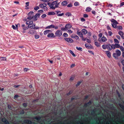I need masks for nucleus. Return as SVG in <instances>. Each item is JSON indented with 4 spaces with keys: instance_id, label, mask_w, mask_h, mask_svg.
Wrapping results in <instances>:
<instances>
[{
    "instance_id": "nucleus-1",
    "label": "nucleus",
    "mask_w": 124,
    "mask_h": 124,
    "mask_svg": "<svg viewBox=\"0 0 124 124\" xmlns=\"http://www.w3.org/2000/svg\"><path fill=\"white\" fill-rule=\"evenodd\" d=\"M34 12L32 11H31L29 12L28 14V17H27V19L29 20L31 19H33L35 21H36L37 19V17H39L40 14V13H37L35 16H32Z\"/></svg>"
},
{
    "instance_id": "nucleus-2",
    "label": "nucleus",
    "mask_w": 124,
    "mask_h": 124,
    "mask_svg": "<svg viewBox=\"0 0 124 124\" xmlns=\"http://www.w3.org/2000/svg\"><path fill=\"white\" fill-rule=\"evenodd\" d=\"M58 0H56L52 3L48 2L47 4L50 7V9H54L56 8H58L59 3L58 2Z\"/></svg>"
},
{
    "instance_id": "nucleus-3",
    "label": "nucleus",
    "mask_w": 124,
    "mask_h": 124,
    "mask_svg": "<svg viewBox=\"0 0 124 124\" xmlns=\"http://www.w3.org/2000/svg\"><path fill=\"white\" fill-rule=\"evenodd\" d=\"M64 39L68 43H72L74 42L73 40L70 38H64Z\"/></svg>"
},
{
    "instance_id": "nucleus-4",
    "label": "nucleus",
    "mask_w": 124,
    "mask_h": 124,
    "mask_svg": "<svg viewBox=\"0 0 124 124\" xmlns=\"http://www.w3.org/2000/svg\"><path fill=\"white\" fill-rule=\"evenodd\" d=\"M55 34L56 36H60L62 35V32L60 30H58L55 32Z\"/></svg>"
},
{
    "instance_id": "nucleus-5",
    "label": "nucleus",
    "mask_w": 124,
    "mask_h": 124,
    "mask_svg": "<svg viewBox=\"0 0 124 124\" xmlns=\"http://www.w3.org/2000/svg\"><path fill=\"white\" fill-rule=\"evenodd\" d=\"M36 32V31L34 30L31 28L28 31V33L30 34L33 35Z\"/></svg>"
},
{
    "instance_id": "nucleus-6",
    "label": "nucleus",
    "mask_w": 124,
    "mask_h": 124,
    "mask_svg": "<svg viewBox=\"0 0 124 124\" xmlns=\"http://www.w3.org/2000/svg\"><path fill=\"white\" fill-rule=\"evenodd\" d=\"M55 37L54 34L52 33H49L47 35V37L49 38H54Z\"/></svg>"
},
{
    "instance_id": "nucleus-7",
    "label": "nucleus",
    "mask_w": 124,
    "mask_h": 124,
    "mask_svg": "<svg viewBox=\"0 0 124 124\" xmlns=\"http://www.w3.org/2000/svg\"><path fill=\"white\" fill-rule=\"evenodd\" d=\"M105 54H107L108 57L109 58H110L111 57V54L110 52L108 51H106Z\"/></svg>"
},
{
    "instance_id": "nucleus-8",
    "label": "nucleus",
    "mask_w": 124,
    "mask_h": 124,
    "mask_svg": "<svg viewBox=\"0 0 124 124\" xmlns=\"http://www.w3.org/2000/svg\"><path fill=\"white\" fill-rule=\"evenodd\" d=\"M116 53L117 55V56H119L121 54V52L120 50L118 49H117L116 51Z\"/></svg>"
},
{
    "instance_id": "nucleus-9",
    "label": "nucleus",
    "mask_w": 124,
    "mask_h": 124,
    "mask_svg": "<svg viewBox=\"0 0 124 124\" xmlns=\"http://www.w3.org/2000/svg\"><path fill=\"white\" fill-rule=\"evenodd\" d=\"M33 23V22L32 21L30 20V21H27L26 22V24L27 25L30 26Z\"/></svg>"
},
{
    "instance_id": "nucleus-10",
    "label": "nucleus",
    "mask_w": 124,
    "mask_h": 124,
    "mask_svg": "<svg viewBox=\"0 0 124 124\" xmlns=\"http://www.w3.org/2000/svg\"><path fill=\"white\" fill-rule=\"evenodd\" d=\"M22 26L23 27V29L24 30H27L28 28H29L28 26H25V24H23Z\"/></svg>"
},
{
    "instance_id": "nucleus-11",
    "label": "nucleus",
    "mask_w": 124,
    "mask_h": 124,
    "mask_svg": "<svg viewBox=\"0 0 124 124\" xmlns=\"http://www.w3.org/2000/svg\"><path fill=\"white\" fill-rule=\"evenodd\" d=\"M55 27V26L53 25H50L46 26L45 28V29H50L51 28H54Z\"/></svg>"
},
{
    "instance_id": "nucleus-12",
    "label": "nucleus",
    "mask_w": 124,
    "mask_h": 124,
    "mask_svg": "<svg viewBox=\"0 0 124 124\" xmlns=\"http://www.w3.org/2000/svg\"><path fill=\"white\" fill-rule=\"evenodd\" d=\"M81 32H82L81 33H83L85 35L87 33V31L86 30L83 29L81 30Z\"/></svg>"
},
{
    "instance_id": "nucleus-13",
    "label": "nucleus",
    "mask_w": 124,
    "mask_h": 124,
    "mask_svg": "<svg viewBox=\"0 0 124 124\" xmlns=\"http://www.w3.org/2000/svg\"><path fill=\"white\" fill-rule=\"evenodd\" d=\"M2 121L5 124H9V123L8 121L5 118L3 119L2 120Z\"/></svg>"
},
{
    "instance_id": "nucleus-14",
    "label": "nucleus",
    "mask_w": 124,
    "mask_h": 124,
    "mask_svg": "<svg viewBox=\"0 0 124 124\" xmlns=\"http://www.w3.org/2000/svg\"><path fill=\"white\" fill-rule=\"evenodd\" d=\"M52 31L50 30H45L44 32V34L45 35H46L48 33L50 32H51Z\"/></svg>"
},
{
    "instance_id": "nucleus-15",
    "label": "nucleus",
    "mask_w": 124,
    "mask_h": 124,
    "mask_svg": "<svg viewBox=\"0 0 124 124\" xmlns=\"http://www.w3.org/2000/svg\"><path fill=\"white\" fill-rule=\"evenodd\" d=\"M107 49L108 50H112V48H111V45L110 44H108L107 45Z\"/></svg>"
},
{
    "instance_id": "nucleus-16",
    "label": "nucleus",
    "mask_w": 124,
    "mask_h": 124,
    "mask_svg": "<svg viewBox=\"0 0 124 124\" xmlns=\"http://www.w3.org/2000/svg\"><path fill=\"white\" fill-rule=\"evenodd\" d=\"M113 23H114V24H118V23L117 22V21L114 20V19H112L110 20Z\"/></svg>"
},
{
    "instance_id": "nucleus-17",
    "label": "nucleus",
    "mask_w": 124,
    "mask_h": 124,
    "mask_svg": "<svg viewBox=\"0 0 124 124\" xmlns=\"http://www.w3.org/2000/svg\"><path fill=\"white\" fill-rule=\"evenodd\" d=\"M65 26V28L67 29L70 28L72 27L71 25L70 24H66Z\"/></svg>"
},
{
    "instance_id": "nucleus-18",
    "label": "nucleus",
    "mask_w": 124,
    "mask_h": 124,
    "mask_svg": "<svg viewBox=\"0 0 124 124\" xmlns=\"http://www.w3.org/2000/svg\"><path fill=\"white\" fill-rule=\"evenodd\" d=\"M67 2L66 1H64L62 3V5L63 6H65L67 5Z\"/></svg>"
},
{
    "instance_id": "nucleus-19",
    "label": "nucleus",
    "mask_w": 124,
    "mask_h": 124,
    "mask_svg": "<svg viewBox=\"0 0 124 124\" xmlns=\"http://www.w3.org/2000/svg\"><path fill=\"white\" fill-rule=\"evenodd\" d=\"M101 39V41L103 42H105L107 40L106 38L104 36L102 37Z\"/></svg>"
},
{
    "instance_id": "nucleus-20",
    "label": "nucleus",
    "mask_w": 124,
    "mask_h": 124,
    "mask_svg": "<svg viewBox=\"0 0 124 124\" xmlns=\"http://www.w3.org/2000/svg\"><path fill=\"white\" fill-rule=\"evenodd\" d=\"M77 33L78 35L80 36V37L81 38L82 37V36H83V35L81 32L78 31L77 32Z\"/></svg>"
},
{
    "instance_id": "nucleus-21",
    "label": "nucleus",
    "mask_w": 124,
    "mask_h": 124,
    "mask_svg": "<svg viewBox=\"0 0 124 124\" xmlns=\"http://www.w3.org/2000/svg\"><path fill=\"white\" fill-rule=\"evenodd\" d=\"M85 46L86 48L88 49L91 48L92 47V45H90V46H89L88 44H85Z\"/></svg>"
},
{
    "instance_id": "nucleus-22",
    "label": "nucleus",
    "mask_w": 124,
    "mask_h": 124,
    "mask_svg": "<svg viewBox=\"0 0 124 124\" xmlns=\"http://www.w3.org/2000/svg\"><path fill=\"white\" fill-rule=\"evenodd\" d=\"M92 9L90 7H88L87 8L85 9V11L87 12H89L91 11Z\"/></svg>"
},
{
    "instance_id": "nucleus-23",
    "label": "nucleus",
    "mask_w": 124,
    "mask_h": 124,
    "mask_svg": "<svg viewBox=\"0 0 124 124\" xmlns=\"http://www.w3.org/2000/svg\"><path fill=\"white\" fill-rule=\"evenodd\" d=\"M117 24H114V23H112L111 24V25L112 27L115 28L116 29L118 28V26L117 25Z\"/></svg>"
},
{
    "instance_id": "nucleus-24",
    "label": "nucleus",
    "mask_w": 124,
    "mask_h": 124,
    "mask_svg": "<svg viewBox=\"0 0 124 124\" xmlns=\"http://www.w3.org/2000/svg\"><path fill=\"white\" fill-rule=\"evenodd\" d=\"M95 45L97 47H99L100 46V43H98V42L96 41L94 42Z\"/></svg>"
},
{
    "instance_id": "nucleus-25",
    "label": "nucleus",
    "mask_w": 124,
    "mask_h": 124,
    "mask_svg": "<svg viewBox=\"0 0 124 124\" xmlns=\"http://www.w3.org/2000/svg\"><path fill=\"white\" fill-rule=\"evenodd\" d=\"M69 51L71 54L74 56L75 57L76 56L75 54L71 50H69Z\"/></svg>"
},
{
    "instance_id": "nucleus-26",
    "label": "nucleus",
    "mask_w": 124,
    "mask_h": 124,
    "mask_svg": "<svg viewBox=\"0 0 124 124\" xmlns=\"http://www.w3.org/2000/svg\"><path fill=\"white\" fill-rule=\"evenodd\" d=\"M55 14V13L53 12H50L48 13V15H54Z\"/></svg>"
},
{
    "instance_id": "nucleus-27",
    "label": "nucleus",
    "mask_w": 124,
    "mask_h": 124,
    "mask_svg": "<svg viewBox=\"0 0 124 124\" xmlns=\"http://www.w3.org/2000/svg\"><path fill=\"white\" fill-rule=\"evenodd\" d=\"M35 24H32L31 25V26H29V25H28V27L29 28H31V29L32 28V26H33V27H35Z\"/></svg>"
},
{
    "instance_id": "nucleus-28",
    "label": "nucleus",
    "mask_w": 124,
    "mask_h": 124,
    "mask_svg": "<svg viewBox=\"0 0 124 124\" xmlns=\"http://www.w3.org/2000/svg\"><path fill=\"white\" fill-rule=\"evenodd\" d=\"M119 105L122 109L124 110V106L122 105L121 104H119Z\"/></svg>"
},
{
    "instance_id": "nucleus-29",
    "label": "nucleus",
    "mask_w": 124,
    "mask_h": 124,
    "mask_svg": "<svg viewBox=\"0 0 124 124\" xmlns=\"http://www.w3.org/2000/svg\"><path fill=\"white\" fill-rule=\"evenodd\" d=\"M25 121H26V122H24L25 123H27L29 124H31V121L28 120H25Z\"/></svg>"
},
{
    "instance_id": "nucleus-30",
    "label": "nucleus",
    "mask_w": 124,
    "mask_h": 124,
    "mask_svg": "<svg viewBox=\"0 0 124 124\" xmlns=\"http://www.w3.org/2000/svg\"><path fill=\"white\" fill-rule=\"evenodd\" d=\"M79 3L78 2H75L74 3V5L76 6H79Z\"/></svg>"
},
{
    "instance_id": "nucleus-31",
    "label": "nucleus",
    "mask_w": 124,
    "mask_h": 124,
    "mask_svg": "<svg viewBox=\"0 0 124 124\" xmlns=\"http://www.w3.org/2000/svg\"><path fill=\"white\" fill-rule=\"evenodd\" d=\"M114 42L116 43V44H119V41L116 39H114Z\"/></svg>"
},
{
    "instance_id": "nucleus-32",
    "label": "nucleus",
    "mask_w": 124,
    "mask_h": 124,
    "mask_svg": "<svg viewBox=\"0 0 124 124\" xmlns=\"http://www.w3.org/2000/svg\"><path fill=\"white\" fill-rule=\"evenodd\" d=\"M107 45H102V47L104 49H105L107 48Z\"/></svg>"
},
{
    "instance_id": "nucleus-33",
    "label": "nucleus",
    "mask_w": 124,
    "mask_h": 124,
    "mask_svg": "<svg viewBox=\"0 0 124 124\" xmlns=\"http://www.w3.org/2000/svg\"><path fill=\"white\" fill-rule=\"evenodd\" d=\"M115 45L116 48H118L120 47V45L118 44H115Z\"/></svg>"
},
{
    "instance_id": "nucleus-34",
    "label": "nucleus",
    "mask_w": 124,
    "mask_h": 124,
    "mask_svg": "<svg viewBox=\"0 0 124 124\" xmlns=\"http://www.w3.org/2000/svg\"><path fill=\"white\" fill-rule=\"evenodd\" d=\"M76 48L78 50L80 51H82V48L81 47H76Z\"/></svg>"
},
{
    "instance_id": "nucleus-35",
    "label": "nucleus",
    "mask_w": 124,
    "mask_h": 124,
    "mask_svg": "<svg viewBox=\"0 0 124 124\" xmlns=\"http://www.w3.org/2000/svg\"><path fill=\"white\" fill-rule=\"evenodd\" d=\"M93 39L94 41H96V40L97 38V36L95 35H94L93 36Z\"/></svg>"
},
{
    "instance_id": "nucleus-36",
    "label": "nucleus",
    "mask_w": 124,
    "mask_h": 124,
    "mask_svg": "<svg viewBox=\"0 0 124 124\" xmlns=\"http://www.w3.org/2000/svg\"><path fill=\"white\" fill-rule=\"evenodd\" d=\"M111 48H112V49H115L116 48L115 45L112 44V45H111Z\"/></svg>"
},
{
    "instance_id": "nucleus-37",
    "label": "nucleus",
    "mask_w": 124,
    "mask_h": 124,
    "mask_svg": "<svg viewBox=\"0 0 124 124\" xmlns=\"http://www.w3.org/2000/svg\"><path fill=\"white\" fill-rule=\"evenodd\" d=\"M63 36L64 37H67L68 36V35L66 33H63Z\"/></svg>"
},
{
    "instance_id": "nucleus-38",
    "label": "nucleus",
    "mask_w": 124,
    "mask_h": 124,
    "mask_svg": "<svg viewBox=\"0 0 124 124\" xmlns=\"http://www.w3.org/2000/svg\"><path fill=\"white\" fill-rule=\"evenodd\" d=\"M65 15L68 16H69L71 15V14L69 12H67L66 13Z\"/></svg>"
},
{
    "instance_id": "nucleus-39",
    "label": "nucleus",
    "mask_w": 124,
    "mask_h": 124,
    "mask_svg": "<svg viewBox=\"0 0 124 124\" xmlns=\"http://www.w3.org/2000/svg\"><path fill=\"white\" fill-rule=\"evenodd\" d=\"M0 59L1 60L4 61H6V57H1L0 58Z\"/></svg>"
},
{
    "instance_id": "nucleus-40",
    "label": "nucleus",
    "mask_w": 124,
    "mask_h": 124,
    "mask_svg": "<svg viewBox=\"0 0 124 124\" xmlns=\"http://www.w3.org/2000/svg\"><path fill=\"white\" fill-rule=\"evenodd\" d=\"M92 103V102L90 100L87 103V105H88V106H89L91 105V104Z\"/></svg>"
},
{
    "instance_id": "nucleus-41",
    "label": "nucleus",
    "mask_w": 124,
    "mask_h": 124,
    "mask_svg": "<svg viewBox=\"0 0 124 124\" xmlns=\"http://www.w3.org/2000/svg\"><path fill=\"white\" fill-rule=\"evenodd\" d=\"M113 56L115 58H116L117 57V55L116 53H114L113 54Z\"/></svg>"
},
{
    "instance_id": "nucleus-42",
    "label": "nucleus",
    "mask_w": 124,
    "mask_h": 124,
    "mask_svg": "<svg viewBox=\"0 0 124 124\" xmlns=\"http://www.w3.org/2000/svg\"><path fill=\"white\" fill-rule=\"evenodd\" d=\"M120 50L122 51L123 52L124 51V48L122 46H120Z\"/></svg>"
},
{
    "instance_id": "nucleus-43",
    "label": "nucleus",
    "mask_w": 124,
    "mask_h": 124,
    "mask_svg": "<svg viewBox=\"0 0 124 124\" xmlns=\"http://www.w3.org/2000/svg\"><path fill=\"white\" fill-rule=\"evenodd\" d=\"M123 33L121 31H120L118 32V34L121 36V37Z\"/></svg>"
},
{
    "instance_id": "nucleus-44",
    "label": "nucleus",
    "mask_w": 124,
    "mask_h": 124,
    "mask_svg": "<svg viewBox=\"0 0 124 124\" xmlns=\"http://www.w3.org/2000/svg\"><path fill=\"white\" fill-rule=\"evenodd\" d=\"M72 6V5L71 3L69 4L68 5H67V7H71Z\"/></svg>"
},
{
    "instance_id": "nucleus-45",
    "label": "nucleus",
    "mask_w": 124,
    "mask_h": 124,
    "mask_svg": "<svg viewBox=\"0 0 124 124\" xmlns=\"http://www.w3.org/2000/svg\"><path fill=\"white\" fill-rule=\"evenodd\" d=\"M74 78V77L73 76L71 77L70 78V80L71 81H73Z\"/></svg>"
},
{
    "instance_id": "nucleus-46",
    "label": "nucleus",
    "mask_w": 124,
    "mask_h": 124,
    "mask_svg": "<svg viewBox=\"0 0 124 124\" xmlns=\"http://www.w3.org/2000/svg\"><path fill=\"white\" fill-rule=\"evenodd\" d=\"M33 26H32V28L34 29V30H37L39 29V27H33Z\"/></svg>"
},
{
    "instance_id": "nucleus-47",
    "label": "nucleus",
    "mask_w": 124,
    "mask_h": 124,
    "mask_svg": "<svg viewBox=\"0 0 124 124\" xmlns=\"http://www.w3.org/2000/svg\"><path fill=\"white\" fill-rule=\"evenodd\" d=\"M23 107L25 108L27 106V104L26 103H24L23 104Z\"/></svg>"
},
{
    "instance_id": "nucleus-48",
    "label": "nucleus",
    "mask_w": 124,
    "mask_h": 124,
    "mask_svg": "<svg viewBox=\"0 0 124 124\" xmlns=\"http://www.w3.org/2000/svg\"><path fill=\"white\" fill-rule=\"evenodd\" d=\"M107 30L111 31V27L109 25H108L107 26Z\"/></svg>"
},
{
    "instance_id": "nucleus-49",
    "label": "nucleus",
    "mask_w": 124,
    "mask_h": 124,
    "mask_svg": "<svg viewBox=\"0 0 124 124\" xmlns=\"http://www.w3.org/2000/svg\"><path fill=\"white\" fill-rule=\"evenodd\" d=\"M39 9V7L38 6H37L34 8V9L35 10H37Z\"/></svg>"
},
{
    "instance_id": "nucleus-50",
    "label": "nucleus",
    "mask_w": 124,
    "mask_h": 124,
    "mask_svg": "<svg viewBox=\"0 0 124 124\" xmlns=\"http://www.w3.org/2000/svg\"><path fill=\"white\" fill-rule=\"evenodd\" d=\"M46 16V14H44L42 15L41 16L42 18H44Z\"/></svg>"
},
{
    "instance_id": "nucleus-51",
    "label": "nucleus",
    "mask_w": 124,
    "mask_h": 124,
    "mask_svg": "<svg viewBox=\"0 0 124 124\" xmlns=\"http://www.w3.org/2000/svg\"><path fill=\"white\" fill-rule=\"evenodd\" d=\"M24 113V111L23 110H22L20 111V113L21 114H23Z\"/></svg>"
},
{
    "instance_id": "nucleus-52",
    "label": "nucleus",
    "mask_w": 124,
    "mask_h": 124,
    "mask_svg": "<svg viewBox=\"0 0 124 124\" xmlns=\"http://www.w3.org/2000/svg\"><path fill=\"white\" fill-rule=\"evenodd\" d=\"M35 39H38L39 38V36L38 35L36 34L35 35Z\"/></svg>"
},
{
    "instance_id": "nucleus-53",
    "label": "nucleus",
    "mask_w": 124,
    "mask_h": 124,
    "mask_svg": "<svg viewBox=\"0 0 124 124\" xmlns=\"http://www.w3.org/2000/svg\"><path fill=\"white\" fill-rule=\"evenodd\" d=\"M124 5V2H123L121 3L120 4V7Z\"/></svg>"
},
{
    "instance_id": "nucleus-54",
    "label": "nucleus",
    "mask_w": 124,
    "mask_h": 124,
    "mask_svg": "<svg viewBox=\"0 0 124 124\" xmlns=\"http://www.w3.org/2000/svg\"><path fill=\"white\" fill-rule=\"evenodd\" d=\"M83 17L85 18H87L88 17V16L86 14H84L83 15Z\"/></svg>"
},
{
    "instance_id": "nucleus-55",
    "label": "nucleus",
    "mask_w": 124,
    "mask_h": 124,
    "mask_svg": "<svg viewBox=\"0 0 124 124\" xmlns=\"http://www.w3.org/2000/svg\"><path fill=\"white\" fill-rule=\"evenodd\" d=\"M38 13L39 12L40 13H39L40 14V13H43V11L42 10H38Z\"/></svg>"
},
{
    "instance_id": "nucleus-56",
    "label": "nucleus",
    "mask_w": 124,
    "mask_h": 124,
    "mask_svg": "<svg viewBox=\"0 0 124 124\" xmlns=\"http://www.w3.org/2000/svg\"><path fill=\"white\" fill-rule=\"evenodd\" d=\"M108 33L109 36H111L112 34V33L111 31H108Z\"/></svg>"
},
{
    "instance_id": "nucleus-57",
    "label": "nucleus",
    "mask_w": 124,
    "mask_h": 124,
    "mask_svg": "<svg viewBox=\"0 0 124 124\" xmlns=\"http://www.w3.org/2000/svg\"><path fill=\"white\" fill-rule=\"evenodd\" d=\"M19 97L18 95L17 94L16 95H15L14 97V98L15 99H16L17 98Z\"/></svg>"
},
{
    "instance_id": "nucleus-58",
    "label": "nucleus",
    "mask_w": 124,
    "mask_h": 124,
    "mask_svg": "<svg viewBox=\"0 0 124 124\" xmlns=\"http://www.w3.org/2000/svg\"><path fill=\"white\" fill-rule=\"evenodd\" d=\"M39 6L40 8L44 7L43 4L42 3L39 4Z\"/></svg>"
},
{
    "instance_id": "nucleus-59",
    "label": "nucleus",
    "mask_w": 124,
    "mask_h": 124,
    "mask_svg": "<svg viewBox=\"0 0 124 124\" xmlns=\"http://www.w3.org/2000/svg\"><path fill=\"white\" fill-rule=\"evenodd\" d=\"M87 42L89 43H90L91 42V39H87Z\"/></svg>"
},
{
    "instance_id": "nucleus-60",
    "label": "nucleus",
    "mask_w": 124,
    "mask_h": 124,
    "mask_svg": "<svg viewBox=\"0 0 124 124\" xmlns=\"http://www.w3.org/2000/svg\"><path fill=\"white\" fill-rule=\"evenodd\" d=\"M29 2H27L26 3V7H27V6H28L29 5Z\"/></svg>"
},
{
    "instance_id": "nucleus-61",
    "label": "nucleus",
    "mask_w": 124,
    "mask_h": 124,
    "mask_svg": "<svg viewBox=\"0 0 124 124\" xmlns=\"http://www.w3.org/2000/svg\"><path fill=\"white\" fill-rule=\"evenodd\" d=\"M67 32L70 33H71L72 32V31L70 29H69L68 30Z\"/></svg>"
},
{
    "instance_id": "nucleus-62",
    "label": "nucleus",
    "mask_w": 124,
    "mask_h": 124,
    "mask_svg": "<svg viewBox=\"0 0 124 124\" xmlns=\"http://www.w3.org/2000/svg\"><path fill=\"white\" fill-rule=\"evenodd\" d=\"M72 92L71 91H70L68 93L67 95H70L72 94Z\"/></svg>"
},
{
    "instance_id": "nucleus-63",
    "label": "nucleus",
    "mask_w": 124,
    "mask_h": 124,
    "mask_svg": "<svg viewBox=\"0 0 124 124\" xmlns=\"http://www.w3.org/2000/svg\"><path fill=\"white\" fill-rule=\"evenodd\" d=\"M75 39H76V40H78L79 39V37L78 36L76 35H75Z\"/></svg>"
},
{
    "instance_id": "nucleus-64",
    "label": "nucleus",
    "mask_w": 124,
    "mask_h": 124,
    "mask_svg": "<svg viewBox=\"0 0 124 124\" xmlns=\"http://www.w3.org/2000/svg\"><path fill=\"white\" fill-rule=\"evenodd\" d=\"M116 37L117 39H118L119 40H120L121 38L118 35H117L116 36Z\"/></svg>"
}]
</instances>
